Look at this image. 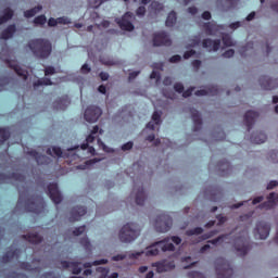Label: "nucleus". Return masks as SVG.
Listing matches in <instances>:
<instances>
[{"label":"nucleus","instance_id":"f257e3e1","mask_svg":"<svg viewBox=\"0 0 278 278\" xmlns=\"http://www.w3.org/2000/svg\"><path fill=\"white\" fill-rule=\"evenodd\" d=\"M20 199L17 201L16 210L24 207V212H34V214H41L45 212V199L40 195H35L25 201V192L21 190V185H17Z\"/></svg>","mask_w":278,"mask_h":278},{"label":"nucleus","instance_id":"f03ea898","mask_svg":"<svg viewBox=\"0 0 278 278\" xmlns=\"http://www.w3.org/2000/svg\"><path fill=\"white\" fill-rule=\"evenodd\" d=\"M175 244L176 245L181 244V238L177 236L167 237L148 247L146 250V255L148 257H155V255H160L161 251L163 253H166L167 251H175Z\"/></svg>","mask_w":278,"mask_h":278},{"label":"nucleus","instance_id":"7ed1b4c3","mask_svg":"<svg viewBox=\"0 0 278 278\" xmlns=\"http://www.w3.org/2000/svg\"><path fill=\"white\" fill-rule=\"evenodd\" d=\"M27 47L30 49L33 55L39 60H47V58H49L53 51L51 41L47 39H33L28 41Z\"/></svg>","mask_w":278,"mask_h":278},{"label":"nucleus","instance_id":"20e7f679","mask_svg":"<svg viewBox=\"0 0 278 278\" xmlns=\"http://www.w3.org/2000/svg\"><path fill=\"white\" fill-rule=\"evenodd\" d=\"M140 226L137 223H127L118 232V240L124 244H130L140 237Z\"/></svg>","mask_w":278,"mask_h":278},{"label":"nucleus","instance_id":"39448f33","mask_svg":"<svg viewBox=\"0 0 278 278\" xmlns=\"http://www.w3.org/2000/svg\"><path fill=\"white\" fill-rule=\"evenodd\" d=\"M235 249L237 251V255L244 257L247 253L251 251V243L249 242V231L243 230L242 235L236 239Z\"/></svg>","mask_w":278,"mask_h":278},{"label":"nucleus","instance_id":"423d86ee","mask_svg":"<svg viewBox=\"0 0 278 278\" xmlns=\"http://www.w3.org/2000/svg\"><path fill=\"white\" fill-rule=\"evenodd\" d=\"M215 270H216L217 278H230L233 275V268H231L229 261L225 258L216 260Z\"/></svg>","mask_w":278,"mask_h":278},{"label":"nucleus","instance_id":"0eeeda50","mask_svg":"<svg viewBox=\"0 0 278 278\" xmlns=\"http://www.w3.org/2000/svg\"><path fill=\"white\" fill-rule=\"evenodd\" d=\"M154 227L159 233H166L167 231H170V227H173V218L167 214H160L155 218Z\"/></svg>","mask_w":278,"mask_h":278},{"label":"nucleus","instance_id":"6e6552de","mask_svg":"<svg viewBox=\"0 0 278 278\" xmlns=\"http://www.w3.org/2000/svg\"><path fill=\"white\" fill-rule=\"evenodd\" d=\"M254 236L257 240H266L270 236V224L262 220L256 224Z\"/></svg>","mask_w":278,"mask_h":278},{"label":"nucleus","instance_id":"1a4fd4ad","mask_svg":"<svg viewBox=\"0 0 278 278\" xmlns=\"http://www.w3.org/2000/svg\"><path fill=\"white\" fill-rule=\"evenodd\" d=\"M134 21H136V15L131 12H127L121 20H117V25L125 31H134Z\"/></svg>","mask_w":278,"mask_h":278},{"label":"nucleus","instance_id":"9d476101","mask_svg":"<svg viewBox=\"0 0 278 278\" xmlns=\"http://www.w3.org/2000/svg\"><path fill=\"white\" fill-rule=\"evenodd\" d=\"M102 114L103 111H101V108L91 105L85 111V121L87 123H97Z\"/></svg>","mask_w":278,"mask_h":278},{"label":"nucleus","instance_id":"9b49d317","mask_svg":"<svg viewBox=\"0 0 278 278\" xmlns=\"http://www.w3.org/2000/svg\"><path fill=\"white\" fill-rule=\"evenodd\" d=\"M170 45H173V41L170 40V37H168V34L164 31L154 34V37H153L154 47H170Z\"/></svg>","mask_w":278,"mask_h":278},{"label":"nucleus","instance_id":"f8f14e48","mask_svg":"<svg viewBox=\"0 0 278 278\" xmlns=\"http://www.w3.org/2000/svg\"><path fill=\"white\" fill-rule=\"evenodd\" d=\"M99 136H103V129L99 128V126H94L90 135L86 138V143H83L80 146V149H83V151H86V149H88V144L94 142V140H97Z\"/></svg>","mask_w":278,"mask_h":278},{"label":"nucleus","instance_id":"ddd939ff","mask_svg":"<svg viewBox=\"0 0 278 278\" xmlns=\"http://www.w3.org/2000/svg\"><path fill=\"white\" fill-rule=\"evenodd\" d=\"M48 192L50 195L51 201L55 203V205H60L62 203V193H60V190L58 189V184H50L48 186Z\"/></svg>","mask_w":278,"mask_h":278},{"label":"nucleus","instance_id":"4468645a","mask_svg":"<svg viewBox=\"0 0 278 278\" xmlns=\"http://www.w3.org/2000/svg\"><path fill=\"white\" fill-rule=\"evenodd\" d=\"M130 197L135 199V203H137L138 205H144L147 194H144V189L142 187H134Z\"/></svg>","mask_w":278,"mask_h":278},{"label":"nucleus","instance_id":"2eb2a0df","mask_svg":"<svg viewBox=\"0 0 278 278\" xmlns=\"http://www.w3.org/2000/svg\"><path fill=\"white\" fill-rule=\"evenodd\" d=\"M228 238H229V235H220L219 237L213 240H208L207 243L200 249V253H205L210 251L211 249L210 244H213L214 247H216V244H220V242H225V240H227Z\"/></svg>","mask_w":278,"mask_h":278},{"label":"nucleus","instance_id":"dca6fc26","mask_svg":"<svg viewBox=\"0 0 278 278\" xmlns=\"http://www.w3.org/2000/svg\"><path fill=\"white\" fill-rule=\"evenodd\" d=\"M18 255H21V250L12 245L10 250L2 256V262L3 264H8V262H12V260H18Z\"/></svg>","mask_w":278,"mask_h":278},{"label":"nucleus","instance_id":"f3484780","mask_svg":"<svg viewBox=\"0 0 278 278\" xmlns=\"http://www.w3.org/2000/svg\"><path fill=\"white\" fill-rule=\"evenodd\" d=\"M260 116V113L255 112V111H248L244 115V123L248 127V131H251V127H253V125H255V121L257 119V117Z\"/></svg>","mask_w":278,"mask_h":278},{"label":"nucleus","instance_id":"a211bd4d","mask_svg":"<svg viewBox=\"0 0 278 278\" xmlns=\"http://www.w3.org/2000/svg\"><path fill=\"white\" fill-rule=\"evenodd\" d=\"M190 113H191V118L193 121V131L201 130V127L203 125V119H201V114L199 113V111L194 109H190Z\"/></svg>","mask_w":278,"mask_h":278},{"label":"nucleus","instance_id":"6ab92c4d","mask_svg":"<svg viewBox=\"0 0 278 278\" xmlns=\"http://www.w3.org/2000/svg\"><path fill=\"white\" fill-rule=\"evenodd\" d=\"M144 252H127L126 254H117L115 256H112L113 262H123L126 257H129V260H138L140 255Z\"/></svg>","mask_w":278,"mask_h":278},{"label":"nucleus","instance_id":"aec40b11","mask_svg":"<svg viewBox=\"0 0 278 278\" xmlns=\"http://www.w3.org/2000/svg\"><path fill=\"white\" fill-rule=\"evenodd\" d=\"M214 97L215 94H218V87L217 86H208L204 89H200L195 91V97H205V96Z\"/></svg>","mask_w":278,"mask_h":278},{"label":"nucleus","instance_id":"412c9836","mask_svg":"<svg viewBox=\"0 0 278 278\" xmlns=\"http://www.w3.org/2000/svg\"><path fill=\"white\" fill-rule=\"evenodd\" d=\"M63 268H70L73 273V275H79L83 270L81 263L79 262H68V261H64L61 263Z\"/></svg>","mask_w":278,"mask_h":278},{"label":"nucleus","instance_id":"4be33fe9","mask_svg":"<svg viewBox=\"0 0 278 278\" xmlns=\"http://www.w3.org/2000/svg\"><path fill=\"white\" fill-rule=\"evenodd\" d=\"M86 207L84 206H76L71 211L70 222L75 223V220H79L81 216L86 214Z\"/></svg>","mask_w":278,"mask_h":278},{"label":"nucleus","instance_id":"5701e85b","mask_svg":"<svg viewBox=\"0 0 278 278\" xmlns=\"http://www.w3.org/2000/svg\"><path fill=\"white\" fill-rule=\"evenodd\" d=\"M275 84H277V80H273L268 76H262L260 78V85L263 90H274V88H277Z\"/></svg>","mask_w":278,"mask_h":278},{"label":"nucleus","instance_id":"b1692460","mask_svg":"<svg viewBox=\"0 0 278 278\" xmlns=\"http://www.w3.org/2000/svg\"><path fill=\"white\" fill-rule=\"evenodd\" d=\"M203 48L208 51H218L220 49V39H204Z\"/></svg>","mask_w":278,"mask_h":278},{"label":"nucleus","instance_id":"393cba45","mask_svg":"<svg viewBox=\"0 0 278 278\" xmlns=\"http://www.w3.org/2000/svg\"><path fill=\"white\" fill-rule=\"evenodd\" d=\"M277 195L275 192L269 193L267 201L260 205L261 210H273L277 205Z\"/></svg>","mask_w":278,"mask_h":278},{"label":"nucleus","instance_id":"a878e982","mask_svg":"<svg viewBox=\"0 0 278 278\" xmlns=\"http://www.w3.org/2000/svg\"><path fill=\"white\" fill-rule=\"evenodd\" d=\"M152 121L147 124V129H151L152 131L155 129V125H162V112L155 111L152 114Z\"/></svg>","mask_w":278,"mask_h":278},{"label":"nucleus","instance_id":"bb28decb","mask_svg":"<svg viewBox=\"0 0 278 278\" xmlns=\"http://www.w3.org/2000/svg\"><path fill=\"white\" fill-rule=\"evenodd\" d=\"M70 105L71 99H68V96H64L53 103L54 110H66V108Z\"/></svg>","mask_w":278,"mask_h":278},{"label":"nucleus","instance_id":"cd10ccee","mask_svg":"<svg viewBox=\"0 0 278 278\" xmlns=\"http://www.w3.org/2000/svg\"><path fill=\"white\" fill-rule=\"evenodd\" d=\"M31 157H35L37 164L42 165V164H49L51 162V159L47 157L46 155L39 154L38 152L31 150L28 152Z\"/></svg>","mask_w":278,"mask_h":278},{"label":"nucleus","instance_id":"c85d7f7f","mask_svg":"<svg viewBox=\"0 0 278 278\" xmlns=\"http://www.w3.org/2000/svg\"><path fill=\"white\" fill-rule=\"evenodd\" d=\"M14 34H16V25H10L2 31L1 38L2 40H10V38H12Z\"/></svg>","mask_w":278,"mask_h":278},{"label":"nucleus","instance_id":"c756f323","mask_svg":"<svg viewBox=\"0 0 278 278\" xmlns=\"http://www.w3.org/2000/svg\"><path fill=\"white\" fill-rule=\"evenodd\" d=\"M23 239L30 242V244H40V242H42V237H40V235L34 233V232L23 236Z\"/></svg>","mask_w":278,"mask_h":278},{"label":"nucleus","instance_id":"7c9ffc66","mask_svg":"<svg viewBox=\"0 0 278 278\" xmlns=\"http://www.w3.org/2000/svg\"><path fill=\"white\" fill-rule=\"evenodd\" d=\"M266 134L264 132H257L255 135H252L251 137V142L253 144H264L266 142Z\"/></svg>","mask_w":278,"mask_h":278},{"label":"nucleus","instance_id":"2f4dec72","mask_svg":"<svg viewBox=\"0 0 278 278\" xmlns=\"http://www.w3.org/2000/svg\"><path fill=\"white\" fill-rule=\"evenodd\" d=\"M218 170H220V175L225 177V175H229V172L231 170V165H229V162L227 161H222L217 165Z\"/></svg>","mask_w":278,"mask_h":278},{"label":"nucleus","instance_id":"473e14b6","mask_svg":"<svg viewBox=\"0 0 278 278\" xmlns=\"http://www.w3.org/2000/svg\"><path fill=\"white\" fill-rule=\"evenodd\" d=\"M14 16V11H12L10 8L5 9L3 11V15L0 16V25H3V23H8Z\"/></svg>","mask_w":278,"mask_h":278},{"label":"nucleus","instance_id":"72a5a7b5","mask_svg":"<svg viewBox=\"0 0 278 278\" xmlns=\"http://www.w3.org/2000/svg\"><path fill=\"white\" fill-rule=\"evenodd\" d=\"M204 27L206 29V33L210 35L214 34L215 31H218V29H225V25L217 26L216 24L212 23H206Z\"/></svg>","mask_w":278,"mask_h":278},{"label":"nucleus","instance_id":"f704fd0d","mask_svg":"<svg viewBox=\"0 0 278 278\" xmlns=\"http://www.w3.org/2000/svg\"><path fill=\"white\" fill-rule=\"evenodd\" d=\"M47 154L52 157H62V149L60 147H52L47 150Z\"/></svg>","mask_w":278,"mask_h":278},{"label":"nucleus","instance_id":"c9c22d12","mask_svg":"<svg viewBox=\"0 0 278 278\" xmlns=\"http://www.w3.org/2000/svg\"><path fill=\"white\" fill-rule=\"evenodd\" d=\"M40 10H42V5L35 7L30 10L25 11L24 16L26 18H31V17L36 16L38 14V12H40Z\"/></svg>","mask_w":278,"mask_h":278},{"label":"nucleus","instance_id":"e433bc0d","mask_svg":"<svg viewBox=\"0 0 278 278\" xmlns=\"http://www.w3.org/2000/svg\"><path fill=\"white\" fill-rule=\"evenodd\" d=\"M177 23V13H175L174 11H172L168 16L167 20L165 22L166 27H173V25H175Z\"/></svg>","mask_w":278,"mask_h":278},{"label":"nucleus","instance_id":"4c0bfd02","mask_svg":"<svg viewBox=\"0 0 278 278\" xmlns=\"http://www.w3.org/2000/svg\"><path fill=\"white\" fill-rule=\"evenodd\" d=\"M225 47H236V41L231 38V35L224 34L222 37Z\"/></svg>","mask_w":278,"mask_h":278},{"label":"nucleus","instance_id":"58836bf2","mask_svg":"<svg viewBox=\"0 0 278 278\" xmlns=\"http://www.w3.org/2000/svg\"><path fill=\"white\" fill-rule=\"evenodd\" d=\"M38 86H53V83L51 78L43 77L34 83V88H38Z\"/></svg>","mask_w":278,"mask_h":278},{"label":"nucleus","instance_id":"ea45409f","mask_svg":"<svg viewBox=\"0 0 278 278\" xmlns=\"http://www.w3.org/2000/svg\"><path fill=\"white\" fill-rule=\"evenodd\" d=\"M150 9L152 12H154V14H159V12H162V10H164V4L157 1H153L150 5Z\"/></svg>","mask_w":278,"mask_h":278},{"label":"nucleus","instance_id":"a19ab883","mask_svg":"<svg viewBox=\"0 0 278 278\" xmlns=\"http://www.w3.org/2000/svg\"><path fill=\"white\" fill-rule=\"evenodd\" d=\"M103 264H108V260L101 258V260L94 261L92 263H85L83 266H84V268H92V266H101Z\"/></svg>","mask_w":278,"mask_h":278},{"label":"nucleus","instance_id":"79ce46f5","mask_svg":"<svg viewBox=\"0 0 278 278\" xmlns=\"http://www.w3.org/2000/svg\"><path fill=\"white\" fill-rule=\"evenodd\" d=\"M21 268L23 270H40V266H36V261L33 262V265H29V263H22Z\"/></svg>","mask_w":278,"mask_h":278},{"label":"nucleus","instance_id":"37998d69","mask_svg":"<svg viewBox=\"0 0 278 278\" xmlns=\"http://www.w3.org/2000/svg\"><path fill=\"white\" fill-rule=\"evenodd\" d=\"M10 138V130L5 128H0V144H3L5 140Z\"/></svg>","mask_w":278,"mask_h":278},{"label":"nucleus","instance_id":"c03bdc74","mask_svg":"<svg viewBox=\"0 0 278 278\" xmlns=\"http://www.w3.org/2000/svg\"><path fill=\"white\" fill-rule=\"evenodd\" d=\"M80 244L81 247H84L85 251H87V253H91L92 251V244L90 243V241L88 240V238H84L80 240Z\"/></svg>","mask_w":278,"mask_h":278},{"label":"nucleus","instance_id":"a18cd8bd","mask_svg":"<svg viewBox=\"0 0 278 278\" xmlns=\"http://www.w3.org/2000/svg\"><path fill=\"white\" fill-rule=\"evenodd\" d=\"M13 68L20 77H22L23 79H27V71L21 68V66L18 65H14Z\"/></svg>","mask_w":278,"mask_h":278},{"label":"nucleus","instance_id":"49530a36","mask_svg":"<svg viewBox=\"0 0 278 278\" xmlns=\"http://www.w3.org/2000/svg\"><path fill=\"white\" fill-rule=\"evenodd\" d=\"M203 233V229L201 227H197L186 231V236H201Z\"/></svg>","mask_w":278,"mask_h":278},{"label":"nucleus","instance_id":"de8ad7c7","mask_svg":"<svg viewBox=\"0 0 278 278\" xmlns=\"http://www.w3.org/2000/svg\"><path fill=\"white\" fill-rule=\"evenodd\" d=\"M163 267L166 270V273H170L173 268H175V263L170 261H162Z\"/></svg>","mask_w":278,"mask_h":278},{"label":"nucleus","instance_id":"09e8293b","mask_svg":"<svg viewBox=\"0 0 278 278\" xmlns=\"http://www.w3.org/2000/svg\"><path fill=\"white\" fill-rule=\"evenodd\" d=\"M35 25H45L47 23V17L45 15H39L34 20Z\"/></svg>","mask_w":278,"mask_h":278},{"label":"nucleus","instance_id":"8fccbe9b","mask_svg":"<svg viewBox=\"0 0 278 278\" xmlns=\"http://www.w3.org/2000/svg\"><path fill=\"white\" fill-rule=\"evenodd\" d=\"M250 49H253V43L249 42L247 43V46H244L243 48H241L240 53L243 58H245V55H248L247 51H249Z\"/></svg>","mask_w":278,"mask_h":278},{"label":"nucleus","instance_id":"3c124183","mask_svg":"<svg viewBox=\"0 0 278 278\" xmlns=\"http://www.w3.org/2000/svg\"><path fill=\"white\" fill-rule=\"evenodd\" d=\"M269 160L274 164H278V151L274 150L269 153Z\"/></svg>","mask_w":278,"mask_h":278},{"label":"nucleus","instance_id":"603ef678","mask_svg":"<svg viewBox=\"0 0 278 278\" xmlns=\"http://www.w3.org/2000/svg\"><path fill=\"white\" fill-rule=\"evenodd\" d=\"M153 266L156 267V273H166V269L164 268V264L161 262L154 263Z\"/></svg>","mask_w":278,"mask_h":278},{"label":"nucleus","instance_id":"864d4df0","mask_svg":"<svg viewBox=\"0 0 278 278\" xmlns=\"http://www.w3.org/2000/svg\"><path fill=\"white\" fill-rule=\"evenodd\" d=\"M86 231V226H80L73 230V236H81Z\"/></svg>","mask_w":278,"mask_h":278},{"label":"nucleus","instance_id":"5fc2aeb1","mask_svg":"<svg viewBox=\"0 0 278 278\" xmlns=\"http://www.w3.org/2000/svg\"><path fill=\"white\" fill-rule=\"evenodd\" d=\"M13 178L15 179V181H18V184H21V186H23V184H25V176H23L21 174H13Z\"/></svg>","mask_w":278,"mask_h":278},{"label":"nucleus","instance_id":"6e6d98bb","mask_svg":"<svg viewBox=\"0 0 278 278\" xmlns=\"http://www.w3.org/2000/svg\"><path fill=\"white\" fill-rule=\"evenodd\" d=\"M216 233H218L217 230L205 233L202 236V238L198 242H201V240H210V238H212L213 236H216Z\"/></svg>","mask_w":278,"mask_h":278},{"label":"nucleus","instance_id":"4d7b16f0","mask_svg":"<svg viewBox=\"0 0 278 278\" xmlns=\"http://www.w3.org/2000/svg\"><path fill=\"white\" fill-rule=\"evenodd\" d=\"M45 75H46V77L49 76V75H55V67L47 66L45 68Z\"/></svg>","mask_w":278,"mask_h":278},{"label":"nucleus","instance_id":"13d9d810","mask_svg":"<svg viewBox=\"0 0 278 278\" xmlns=\"http://www.w3.org/2000/svg\"><path fill=\"white\" fill-rule=\"evenodd\" d=\"M134 149V143L128 141L122 146V151H131Z\"/></svg>","mask_w":278,"mask_h":278},{"label":"nucleus","instance_id":"bf43d9fd","mask_svg":"<svg viewBox=\"0 0 278 278\" xmlns=\"http://www.w3.org/2000/svg\"><path fill=\"white\" fill-rule=\"evenodd\" d=\"M239 27H242V22H235L229 25V28L232 29V31H236Z\"/></svg>","mask_w":278,"mask_h":278},{"label":"nucleus","instance_id":"052dcab7","mask_svg":"<svg viewBox=\"0 0 278 278\" xmlns=\"http://www.w3.org/2000/svg\"><path fill=\"white\" fill-rule=\"evenodd\" d=\"M174 89L176 92H179V94H181V92H184V85L181 83H177L174 85Z\"/></svg>","mask_w":278,"mask_h":278},{"label":"nucleus","instance_id":"680f3d73","mask_svg":"<svg viewBox=\"0 0 278 278\" xmlns=\"http://www.w3.org/2000/svg\"><path fill=\"white\" fill-rule=\"evenodd\" d=\"M236 51L233 49H229L223 53V58H233Z\"/></svg>","mask_w":278,"mask_h":278},{"label":"nucleus","instance_id":"e2e57ef3","mask_svg":"<svg viewBox=\"0 0 278 278\" xmlns=\"http://www.w3.org/2000/svg\"><path fill=\"white\" fill-rule=\"evenodd\" d=\"M137 16H144L147 14V9L144 7H139L136 12Z\"/></svg>","mask_w":278,"mask_h":278},{"label":"nucleus","instance_id":"0e129e2a","mask_svg":"<svg viewBox=\"0 0 278 278\" xmlns=\"http://www.w3.org/2000/svg\"><path fill=\"white\" fill-rule=\"evenodd\" d=\"M80 71H81V73H83L84 75H88V73H90L91 68H90V66H89L88 64L85 63V64L81 66Z\"/></svg>","mask_w":278,"mask_h":278},{"label":"nucleus","instance_id":"69168bd1","mask_svg":"<svg viewBox=\"0 0 278 278\" xmlns=\"http://www.w3.org/2000/svg\"><path fill=\"white\" fill-rule=\"evenodd\" d=\"M8 278H27L25 274L11 273Z\"/></svg>","mask_w":278,"mask_h":278},{"label":"nucleus","instance_id":"338daca9","mask_svg":"<svg viewBox=\"0 0 278 278\" xmlns=\"http://www.w3.org/2000/svg\"><path fill=\"white\" fill-rule=\"evenodd\" d=\"M189 277H191V278H205V276H203V274H201L199 271L189 273Z\"/></svg>","mask_w":278,"mask_h":278},{"label":"nucleus","instance_id":"774afa93","mask_svg":"<svg viewBox=\"0 0 278 278\" xmlns=\"http://www.w3.org/2000/svg\"><path fill=\"white\" fill-rule=\"evenodd\" d=\"M41 278H60V276H55L53 273H48L43 275Z\"/></svg>","mask_w":278,"mask_h":278}]
</instances>
